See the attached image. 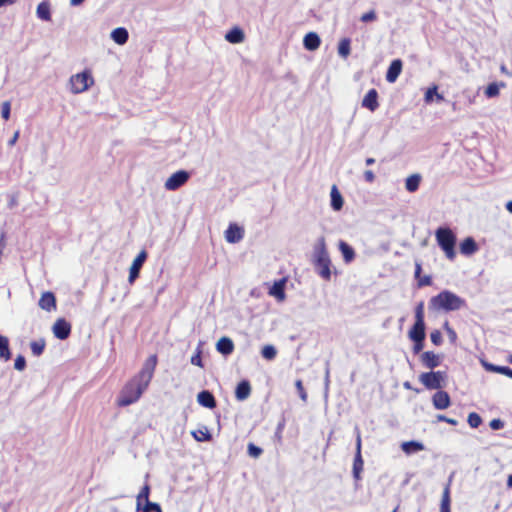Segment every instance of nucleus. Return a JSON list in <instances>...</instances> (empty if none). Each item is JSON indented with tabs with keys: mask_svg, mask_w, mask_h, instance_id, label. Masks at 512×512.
<instances>
[{
	"mask_svg": "<svg viewBox=\"0 0 512 512\" xmlns=\"http://www.w3.org/2000/svg\"><path fill=\"white\" fill-rule=\"evenodd\" d=\"M156 361V356H152L150 358V367L143 370L139 374L138 379L132 380L123 388L117 400L118 405L127 406L136 402L140 398V396L142 395L143 391L147 388L152 378Z\"/></svg>",
	"mask_w": 512,
	"mask_h": 512,
	"instance_id": "obj_1",
	"label": "nucleus"
},
{
	"mask_svg": "<svg viewBox=\"0 0 512 512\" xmlns=\"http://www.w3.org/2000/svg\"><path fill=\"white\" fill-rule=\"evenodd\" d=\"M95 85V77L91 68H84L73 73L66 82V89L72 95L89 91Z\"/></svg>",
	"mask_w": 512,
	"mask_h": 512,
	"instance_id": "obj_2",
	"label": "nucleus"
},
{
	"mask_svg": "<svg viewBox=\"0 0 512 512\" xmlns=\"http://www.w3.org/2000/svg\"><path fill=\"white\" fill-rule=\"evenodd\" d=\"M464 305V300L450 291H442L430 300V306L437 311H455Z\"/></svg>",
	"mask_w": 512,
	"mask_h": 512,
	"instance_id": "obj_3",
	"label": "nucleus"
},
{
	"mask_svg": "<svg viewBox=\"0 0 512 512\" xmlns=\"http://www.w3.org/2000/svg\"><path fill=\"white\" fill-rule=\"evenodd\" d=\"M435 238L446 257L453 260L456 256L454 233L448 228H439L435 232Z\"/></svg>",
	"mask_w": 512,
	"mask_h": 512,
	"instance_id": "obj_4",
	"label": "nucleus"
},
{
	"mask_svg": "<svg viewBox=\"0 0 512 512\" xmlns=\"http://www.w3.org/2000/svg\"><path fill=\"white\" fill-rule=\"evenodd\" d=\"M330 263L331 261L326 250L325 239L321 238L318 242L315 253V265L319 271V274L326 280L331 278Z\"/></svg>",
	"mask_w": 512,
	"mask_h": 512,
	"instance_id": "obj_5",
	"label": "nucleus"
},
{
	"mask_svg": "<svg viewBox=\"0 0 512 512\" xmlns=\"http://www.w3.org/2000/svg\"><path fill=\"white\" fill-rule=\"evenodd\" d=\"M149 493V486L144 485L136 496V509H142V512H149V509H153V511L156 512H162L161 506L158 503L149 501Z\"/></svg>",
	"mask_w": 512,
	"mask_h": 512,
	"instance_id": "obj_6",
	"label": "nucleus"
},
{
	"mask_svg": "<svg viewBox=\"0 0 512 512\" xmlns=\"http://www.w3.org/2000/svg\"><path fill=\"white\" fill-rule=\"evenodd\" d=\"M419 380L428 389H439L444 384L445 373L442 371L423 373Z\"/></svg>",
	"mask_w": 512,
	"mask_h": 512,
	"instance_id": "obj_7",
	"label": "nucleus"
},
{
	"mask_svg": "<svg viewBox=\"0 0 512 512\" xmlns=\"http://www.w3.org/2000/svg\"><path fill=\"white\" fill-rule=\"evenodd\" d=\"M189 178L188 172L185 170H178L171 174L164 183L166 190H176L180 186L184 185Z\"/></svg>",
	"mask_w": 512,
	"mask_h": 512,
	"instance_id": "obj_8",
	"label": "nucleus"
},
{
	"mask_svg": "<svg viewBox=\"0 0 512 512\" xmlns=\"http://www.w3.org/2000/svg\"><path fill=\"white\" fill-rule=\"evenodd\" d=\"M147 258V252L145 250H141L137 256L133 259L130 267H129V275L128 282L133 283L135 279L139 276L140 269Z\"/></svg>",
	"mask_w": 512,
	"mask_h": 512,
	"instance_id": "obj_9",
	"label": "nucleus"
},
{
	"mask_svg": "<svg viewBox=\"0 0 512 512\" xmlns=\"http://www.w3.org/2000/svg\"><path fill=\"white\" fill-rule=\"evenodd\" d=\"M53 335L60 340L68 338L71 332V325L64 318H57L52 325Z\"/></svg>",
	"mask_w": 512,
	"mask_h": 512,
	"instance_id": "obj_10",
	"label": "nucleus"
},
{
	"mask_svg": "<svg viewBox=\"0 0 512 512\" xmlns=\"http://www.w3.org/2000/svg\"><path fill=\"white\" fill-rule=\"evenodd\" d=\"M243 228L236 225L230 224L224 232V238L226 242L234 244L239 242L243 238Z\"/></svg>",
	"mask_w": 512,
	"mask_h": 512,
	"instance_id": "obj_11",
	"label": "nucleus"
},
{
	"mask_svg": "<svg viewBox=\"0 0 512 512\" xmlns=\"http://www.w3.org/2000/svg\"><path fill=\"white\" fill-rule=\"evenodd\" d=\"M39 307L46 312H53L56 310V298L52 292H44L39 299Z\"/></svg>",
	"mask_w": 512,
	"mask_h": 512,
	"instance_id": "obj_12",
	"label": "nucleus"
},
{
	"mask_svg": "<svg viewBox=\"0 0 512 512\" xmlns=\"http://www.w3.org/2000/svg\"><path fill=\"white\" fill-rule=\"evenodd\" d=\"M285 285H286V278H282L278 281H275L269 289V295L274 297L279 302L284 301L286 298Z\"/></svg>",
	"mask_w": 512,
	"mask_h": 512,
	"instance_id": "obj_13",
	"label": "nucleus"
},
{
	"mask_svg": "<svg viewBox=\"0 0 512 512\" xmlns=\"http://www.w3.org/2000/svg\"><path fill=\"white\" fill-rule=\"evenodd\" d=\"M321 38L316 32H308L303 37V46L308 51H315L320 47Z\"/></svg>",
	"mask_w": 512,
	"mask_h": 512,
	"instance_id": "obj_14",
	"label": "nucleus"
},
{
	"mask_svg": "<svg viewBox=\"0 0 512 512\" xmlns=\"http://www.w3.org/2000/svg\"><path fill=\"white\" fill-rule=\"evenodd\" d=\"M224 39L231 44H240L245 40V33L240 27H233L226 32Z\"/></svg>",
	"mask_w": 512,
	"mask_h": 512,
	"instance_id": "obj_15",
	"label": "nucleus"
},
{
	"mask_svg": "<svg viewBox=\"0 0 512 512\" xmlns=\"http://www.w3.org/2000/svg\"><path fill=\"white\" fill-rule=\"evenodd\" d=\"M362 106L375 111L378 107V93L375 89H370L362 100Z\"/></svg>",
	"mask_w": 512,
	"mask_h": 512,
	"instance_id": "obj_16",
	"label": "nucleus"
},
{
	"mask_svg": "<svg viewBox=\"0 0 512 512\" xmlns=\"http://www.w3.org/2000/svg\"><path fill=\"white\" fill-rule=\"evenodd\" d=\"M216 350L223 355H229L234 350V343L229 337H220L216 342Z\"/></svg>",
	"mask_w": 512,
	"mask_h": 512,
	"instance_id": "obj_17",
	"label": "nucleus"
},
{
	"mask_svg": "<svg viewBox=\"0 0 512 512\" xmlns=\"http://www.w3.org/2000/svg\"><path fill=\"white\" fill-rule=\"evenodd\" d=\"M401 71H402V62L398 59L393 60L387 70L386 80L389 83L395 82L396 79L399 77Z\"/></svg>",
	"mask_w": 512,
	"mask_h": 512,
	"instance_id": "obj_18",
	"label": "nucleus"
},
{
	"mask_svg": "<svg viewBox=\"0 0 512 512\" xmlns=\"http://www.w3.org/2000/svg\"><path fill=\"white\" fill-rule=\"evenodd\" d=\"M421 361L427 368H434L440 364L441 356L433 351H426L421 355Z\"/></svg>",
	"mask_w": 512,
	"mask_h": 512,
	"instance_id": "obj_19",
	"label": "nucleus"
},
{
	"mask_svg": "<svg viewBox=\"0 0 512 512\" xmlns=\"http://www.w3.org/2000/svg\"><path fill=\"white\" fill-rule=\"evenodd\" d=\"M409 337L414 342H423L425 339V324L415 322L409 331Z\"/></svg>",
	"mask_w": 512,
	"mask_h": 512,
	"instance_id": "obj_20",
	"label": "nucleus"
},
{
	"mask_svg": "<svg viewBox=\"0 0 512 512\" xmlns=\"http://www.w3.org/2000/svg\"><path fill=\"white\" fill-rule=\"evenodd\" d=\"M433 405L437 409H446L450 405V397L445 391H439L433 396Z\"/></svg>",
	"mask_w": 512,
	"mask_h": 512,
	"instance_id": "obj_21",
	"label": "nucleus"
},
{
	"mask_svg": "<svg viewBox=\"0 0 512 512\" xmlns=\"http://www.w3.org/2000/svg\"><path fill=\"white\" fill-rule=\"evenodd\" d=\"M197 402L199 405L210 409L216 406L214 396L209 391L206 390L198 393Z\"/></svg>",
	"mask_w": 512,
	"mask_h": 512,
	"instance_id": "obj_22",
	"label": "nucleus"
},
{
	"mask_svg": "<svg viewBox=\"0 0 512 512\" xmlns=\"http://www.w3.org/2000/svg\"><path fill=\"white\" fill-rule=\"evenodd\" d=\"M330 198H331V207L335 211H339L342 209L344 200L339 191V189L333 185L330 190Z\"/></svg>",
	"mask_w": 512,
	"mask_h": 512,
	"instance_id": "obj_23",
	"label": "nucleus"
},
{
	"mask_svg": "<svg viewBox=\"0 0 512 512\" xmlns=\"http://www.w3.org/2000/svg\"><path fill=\"white\" fill-rule=\"evenodd\" d=\"M110 37L117 45H124L128 40V31L124 27H117L111 31Z\"/></svg>",
	"mask_w": 512,
	"mask_h": 512,
	"instance_id": "obj_24",
	"label": "nucleus"
},
{
	"mask_svg": "<svg viewBox=\"0 0 512 512\" xmlns=\"http://www.w3.org/2000/svg\"><path fill=\"white\" fill-rule=\"evenodd\" d=\"M478 249V246L475 242V240L471 237H466L463 239V241L460 243V252L463 255L470 256L474 254Z\"/></svg>",
	"mask_w": 512,
	"mask_h": 512,
	"instance_id": "obj_25",
	"label": "nucleus"
},
{
	"mask_svg": "<svg viewBox=\"0 0 512 512\" xmlns=\"http://www.w3.org/2000/svg\"><path fill=\"white\" fill-rule=\"evenodd\" d=\"M191 435L198 442L209 441L212 438V435L206 426H200L197 429L191 431Z\"/></svg>",
	"mask_w": 512,
	"mask_h": 512,
	"instance_id": "obj_26",
	"label": "nucleus"
},
{
	"mask_svg": "<svg viewBox=\"0 0 512 512\" xmlns=\"http://www.w3.org/2000/svg\"><path fill=\"white\" fill-rule=\"evenodd\" d=\"M481 364L488 371L496 372V373H499V374H502V375H505V376L511 378L512 370L509 367L497 366V365L488 363L484 360L481 361Z\"/></svg>",
	"mask_w": 512,
	"mask_h": 512,
	"instance_id": "obj_27",
	"label": "nucleus"
},
{
	"mask_svg": "<svg viewBox=\"0 0 512 512\" xmlns=\"http://www.w3.org/2000/svg\"><path fill=\"white\" fill-rule=\"evenodd\" d=\"M504 87H505V83H503V82H492L487 85L484 93L488 98L496 97L499 95L501 89Z\"/></svg>",
	"mask_w": 512,
	"mask_h": 512,
	"instance_id": "obj_28",
	"label": "nucleus"
},
{
	"mask_svg": "<svg viewBox=\"0 0 512 512\" xmlns=\"http://www.w3.org/2000/svg\"><path fill=\"white\" fill-rule=\"evenodd\" d=\"M11 358L8 338L0 334V359L8 361Z\"/></svg>",
	"mask_w": 512,
	"mask_h": 512,
	"instance_id": "obj_29",
	"label": "nucleus"
},
{
	"mask_svg": "<svg viewBox=\"0 0 512 512\" xmlns=\"http://www.w3.org/2000/svg\"><path fill=\"white\" fill-rule=\"evenodd\" d=\"M250 392H251V388H250L249 383L246 381H242L236 387V391H235L236 398L238 400H245L250 395Z\"/></svg>",
	"mask_w": 512,
	"mask_h": 512,
	"instance_id": "obj_30",
	"label": "nucleus"
},
{
	"mask_svg": "<svg viewBox=\"0 0 512 512\" xmlns=\"http://www.w3.org/2000/svg\"><path fill=\"white\" fill-rule=\"evenodd\" d=\"M424 99H425V102L426 103H431L433 102L434 100L436 101H442L443 100V96L442 94H440L438 92V88L436 85H433L431 87H429L426 92H425V95H424Z\"/></svg>",
	"mask_w": 512,
	"mask_h": 512,
	"instance_id": "obj_31",
	"label": "nucleus"
},
{
	"mask_svg": "<svg viewBox=\"0 0 512 512\" xmlns=\"http://www.w3.org/2000/svg\"><path fill=\"white\" fill-rule=\"evenodd\" d=\"M338 246H339V249H340V251H341V253L343 255L344 261L346 263L351 262L354 259V256H355V253H354V250L352 249V247H350L344 241H340Z\"/></svg>",
	"mask_w": 512,
	"mask_h": 512,
	"instance_id": "obj_32",
	"label": "nucleus"
},
{
	"mask_svg": "<svg viewBox=\"0 0 512 512\" xmlns=\"http://www.w3.org/2000/svg\"><path fill=\"white\" fill-rule=\"evenodd\" d=\"M36 14L40 19L49 21L51 18L49 4L47 2L39 3L36 8Z\"/></svg>",
	"mask_w": 512,
	"mask_h": 512,
	"instance_id": "obj_33",
	"label": "nucleus"
},
{
	"mask_svg": "<svg viewBox=\"0 0 512 512\" xmlns=\"http://www.w3.org/2000/svg\"><path fill=\"white\" fill-rule=\"evenodd\" d=\"M401 447L402 450L407 454H410L415 451H422L424 449V445L418 441L403 442Z\"/></svg>",
	"mask_w": 512,
	"mask_h": 512,
	"instance_id": "obj_34",
	"label": "nucleus"
},
{
	"mask_svg": "<svg viewBox=\"0 0 512 512\" xmlns=\"http://www.w3.org/2000/svg\"><path fill=\"white\" fill-rule=\"evenodd\" d=\"M420 180L421 177L418 174L408 176L405 180V188L410 192L416 191L419 187Z\"/></svg>",
	"mask_w": 512,
	"mask_h": 512,
	"instance_id": "obj_35",
	"label": "nucleus"
},
{
	"mask_svg": "<svg viewBox=\"0 0 512 512\" xmlns=\"http://www.w3.org/2000/svg\"><path fill=\"white\" fill-rule=\"evenodd\" d=\"M440 512H450V489L448 485L444 488L442 493Z\"/></svg>",
	"mask_w": 512,
	"mask_h": 512,
	"instance_id": "obj_36",
	"label": "nucleus"
},
{
	"mask_svg": "<svg viewBox=\"0 0 512 512\" xmlns=\"http://www.w3.org/2000/svg\"><path fill=\"white\" fill-rule=\"evenodd\" d=\"M350 51V40L348 38L341 39L338 44V54L342 58H347L350 54Z\"/></svg>",
	"mask_w": 512,
	"mask_h": 512,
	"instance_id": "obj_37",
	"label": "nucleus"
},
{
	"mask_svg": "<svg viewBox=\"0 0 512 512\" xmlns=\"http://www.w3.org/2000/svg\"><path fill=\"white\" fill-rule=\"evenodd\" d=\"M276 354V348L271 344L265 345L262 348V355L265 359L271 360L276 356Z\"/></svg>",
	"mask_w": 512,
	"mask_h": 512,
	"instance_id": "obj_38",
	"label": "nucleus"
},
{
	"mask_svg": "<svg viewBox=\"0 0 512 512\" xmlns=\"http://www.w3.org/2000/svg\"><path fill=\"white\" fill-rule=\"evenodd\" d=\"M30 347L34 355H40L44 350L45 341L41 339L39 341L32 342Z\"/></svg>",
	"mask_w": 512,
	"mask_h": 512,
	"instance_id": "obj_39",
	"label": "nucleus"
},
{
	"mask_svg": "<svg viewBox=\"0 0 512 512\" xmlns=\"http://www.w3.org/2000/svg\"><path fill=\"white\" fill-rule=\"evenodd\" d=\"M467 421L471 427L476 428L481 424V417L477 413L471 412L468 415Z\"/></svg>",
	"mask_w": 512,
	"mask_h": 512,
	"instance_id": "obj_40",
	"label": "nucleus"
},
{
	"mask_svg": "<svg viewBox=\"0 0 512 512\" xmlns=\"http://www.w3.org/2000/svg\"><path fill=\"white\" fill-rule=\"evenodd\" d=\"M190 361H191V364H193L197 367H200V368L203 367L202 358H201V349L199 347L195 350V353L191 356Z\"/></svg>",
	"mask_w": 512,
	"mask_h": 512,
	"instance_id": "obj_41",
	"label": "nucleus"
},
{
	"mask_svg": "<svg viewBox=\"0 0 512 512\" xmlns=\"http://www.w3.org/2000/svg\"><path fill=\"white\" fill-rule=\"evenodd\" d=\"M11 105L9 101H4L1 104V115L5 121L10 119Z\"/></svg>",
	"mask_w": 512,
	"mask_h": 512,
	"instance_id": "obj_42",
	"label": "nucleus"
},
{
	"mask_svg": "<svg viewBox=\"0 0 512 512\" xmlns=\"http://www.w3.org/2000/svg\"><path fill=\"white\" fill-rule=\"evenodd\" d=\"M443 328L446 331L450 342L454 343L457 340V334L455 330L449 325L447 321L443 324Z\"/></svg>",
	"mask_w": 512,
	"mask_h": 512,
	"instance_id": "obj_43",
	"label": "nucleus"
},
{
	"mask_svg": "<svg viewBox=\"0 0 512 512\" xmlns=\"http://www.w3.org/2000/svg\"><path fill=\"white\" fill-rule=\"evenodd\" d=\"M431 342L438 346L442 343V336L439 330H434L430 334Z\"/></svg>",
	"mask_w": 512,
	"mask_h": 512,
	"instance_id": "obj_44",
	"label": "nucleus"
},
{
	"mask_svg": "<svg viewBox=\"0 0 512 512\" xmlns=\"http://www.w3.org/2000/svg\"><path fill=\"white\" fill-rule=\"evenodd\" d=\"M25 364H26V362H25V359L23 356L19 355L16 357L15 362H14V367L16 370L22 371L25 367Z\"/></svg>",
	"mask_w": 512,
	"mask_h": 512,
	"instance_id": "obj_45",
	"label": "nucleus"
},
{
	"mask_svg": "<svg viewBox=\"0 0 512 512\" xmlns=\"http://www.w3.org/2000/svg\"><path fill=\"white\" fill-rule=\"evenodd\" d=\"M415 322L424 323L423 304H419L416 308Z\"/></svg>",
	"mask_w": 512,
	"mask_h": 512,
	"instance_id": "obj_46",
	"label": "nucleus"
},
{
	"mask_svg": "<svg viewBox=\"0 0 512 512\" xmlns=\"http://www.w3.org/2000/svg\"><path fill=\"white\" fill-rule=\"evenodd\" d=\"M295 386H296V388H297V390H298V392H299V395H300L301 399H302L303 401H306V399H307V394H306V392L304 391V388H303L302 382H301L300 380H297V381L295 382Z\"/></svg>",
	"mask_w": 512,
	"mask_h": 512,
	"instance_id": "obj_47",
	"label": "nucleus"
},
{
	"mask_svg": "<svg viewBox=\"0 0 512 512\" xmlns=\"http://www.w3.org/2000/svg\"><path fill=\"white\" fill-rule=\"evenodd\" d=\"M248 452L252 457H258L261 454V449L253 444L248 446Z\"/></svg>",
	"mask_w": 512,
	"mask_h": 512,
	"instance_id": "obj_48",
	"label": "nucleus"
},
{
	"mask_svg": "<svg viewBox=\"0 0 512 512\" xmlns=\"http://www.w3.org/2000/svg\"><path fill=\"white\" fill-rule=\"evenodd\" d=\"M356 447H357L356 462H359V465L361 467V466H363V461H362L361 455H360V448H361V438H360V436H358V438H357Z\"/></svg>",
	"mask_w": 512,
	"mask_h": 512,
	"instance_id": "obj_49",
	"label": "nucleus"
},
{
	"mask_svg": "<svg viewBox=\"0 0 512 512\" xmlns=\"http://www.w3.org/2000/svg\"><path fill=\"white\" fill-rule=\"evenodd\" d=\"M503 426V422L500 419H493L490 421V427L494 430L500 429Z\"/></svg>",
	"mask_w": 512,
	"mask_h": 512,
	"instance_id": "obj_50",
	"label": "nucleus"
},
{
	"mask_svg": "<svg viewBox=\"0 0 512 512\" xmlns=\"http://www.w3.org/2000/svg\"><path fill=\"white\" fill-rule=\"evenodd\" d=\"M375 18V13L373 11H370L368 13H365L361 16V20L364 22L371 21Z\"/></svg>",
	"mask_w": 512,
	"mask_h": 512,
	"instance_id": "obj_51",
	"label": "nucleus"
},
{
	"mask_svg": "<svg viewBox=\"0 0 512 512\" xmlns=\"http://www.w3.org/2000/svg\"><path fill=\"white\" fill-rule=\"evenodd\" d=\"M364 176H365L366 181H368V182H373L375 179V175L371 170L365 171Z\"/></svg>",
	"mask_w": 512,
	"mask_h": 512,
	"instance_id": "obj_52",
	"label": "nucleus"
},
{
	"mask_svg": "<svg viewBox=\"0 0 512 512\" xmlns=\"http://www.w3.org/2000/svg\"><path fill=\"white\" fill-rule=\"evenodd\" d=\"M362 470V467L360 468L359 462H354V475L356 478L360 477V472Z\"/></svg>",
	"mask_w": 512,
	"mask_h": 512,
	"instance_id": "obj_53",
	"label": "nucleus"
},
{
	"mask_svg": "<svg viewBox=\"0 0 512 512\" xmlns=\"http://www.w3.org/2000/svg\"><path fill=\"white\" fill-rule=\"evenodd\" d=\"M16 2V0H0V8L13 5Z\"/></svg>",
	"mask_w": 512,
	"mask_h": 512,
	"instance_id": "obj_54",
	"label": "nucleus"
},
{
	"mask_svg": "<svg viewBox=\"0 0 512 512\" xmlns=\"http://www.w3.org/2000/svg\"><path fill=\"white\" fill-rule=\"evenodd\" d=\"M414 343H415L414 350L416 352L420 351L423 347V342H414Z\"/></svg>",
	"mask_w": 512,
	"mask_h": 512,
	"instance_id": "obj_55",
	"label": "nucleus"
},
{
	"mask_svg": "<svg viewBox=\"0 0 512 512\" xmlns=\"http://www.w3.org/2000/svg\"><path fill=\"white\" fill-rule=\"evenodd\" d=\"M85 0H70V5L72 6H78L82 4Z\"/></svg>",
	"mask_w": 512,
	"mask_h": 512,
	"instance_id": "obj_56",
	"label": "nucleus"
},
{
	"mask_svg": "<svg viewBox=\"0 0 512 512\" xmlns=\"http://www.w3.org/2000/svg\"><path fill=\"white\" fill-rule=\"evenodd\" d=\"M445 421L449 424H452V425H456L457 424V421L455 419H452V418H447L445 419Z\"/></svg>",
	"mask_w": 512,
	"mask_h": 512,
	"instance_id": "obj_57",
	"label": "nucleus"
},
{
	"mask_svg": "<svg viewBox=\"0 0 512 512\" xmlns=\"http://www.w3.org/2000/svg\"><path fill=\"white\" fill-rule=\"evenodd\" d=\"M506 208L510 213H512V200L507 202Z\"/></svg>",
	"mask_w": 512,
	"mask_h": 512,
	"instance_id": "obj_58",
	"label": "nucleus"
},
{
	"mask_svg": "<svg viewBox=\"0 0 512 512\" xmlns=\"http://www.w3.org/2000/svg\"><path fill=\"white\" fill-rule=\"evenodd\" d=\"M507 485L508 487H512V475H509L507 478Z\"/></svg>",
	"mask_w": 512,
	"mask_h": 512,
	"instance_id": "obj_59",
	"label": "nucleus"
},
{
	"mask_svg": "<svg viewBox=\"0 0 512 512\" xmlns=\"http://www.w3.org/2000/svg\"><path fill=\"white\" fill-rule=\"evenodd\" d=\"M373 163H374V159H373V158H368V159H366V164H367V165H371V164H373Z\"/></svg>",
	"mask_w": 512,
	"mask_h": 512,
	"instance_id": "obj_60",
	"label": "nucleus"
},
{
	"mask_svg": "<svg viewBox=\"0 0 512 512\" xmlns=\"http://www.w3.org/2000/svg\"><path fill=\"white\" fill-rule=\"evenodd\" d=\"M428 283H429V278L420 281V285H424V284H428Z\"/></svg>",
	"mask_w": 512,
	"mask_h": 512,
	"instance_id": "obj_61",
	"label": "nucleus"
},
{
	"mask_svg": "<svg viewBox=\"0 0 512 512\" xmlns=\"http://www.w3.org/2000/svg\"><path fill=\"white\" fill-rule=\"evenodd\" d=\"M420 270H421L420 265H417L416 274H418L420 272Z\"/></svg>",
	"mask_w": 512,
	"mask_h": 512,
	"instance_id": "obj_62",
	"label": "nucleus"
},
{
	"mask_svg": "<svg viewBox=\"0 0 512 512\" xmlns=\"http://www.w3.org/2000/svg\"><path fill=\"white\" fill-rule=\"evenodd\" d=\"M404 387H405V388H407V389H409V388H410L409 383H408V382L404 383Z\"/></svg>",
	"mask_w": 512,
	"mask_h": 512,
	"instance_id": "obj_63",
	"label": "nucleus"
},
{
	"mask_svg": "<svg viewBox=\"0 0 512 512\" xmlns=\"http://www.w3.org/2000/svg\"><path fill=\"white\" fill-rule=\"evenodd\" d=\"M17 136H18V133H15L14 137H12V140H13L12 142H14L16 140Z\"/></svg>",
	"mask_w": 512,
	"mask_h": 512,
	"instance_id": "obj_64",
	"label": "nucleus"
}]
</instances>
